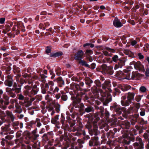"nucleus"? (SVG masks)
I'll return each mask as SVG.
<instances>
[{
    "instance_id": "1",
    "label": "nucleus",
    "mask_w": 149,
    "mask_h": 149,
    "mask_svg": "<svg viewBox=\"0 0 149 149\" xmlns=\"http://www.w3.org/2000/svg\"><path fill=\"white\" fill-rule=\"evenodd\" d=\"M110 85V82L109 81H105L102 85V88L103 90L100 89L98 91L100 93L101 96L104 97V101L103 104L105 105H107L112 100L111 97L108 95L107 90H109V92H111L112 90L109 88H107V89H106V86L109 87Z\"/></svg>"
},
{
    "instance_id": "2",
    "label": "nucleus",
    "mask_w": 149,
    "mask_h": 149,
    "mask_svg": "<svg viewBox=\"0 0 149 149\" xmlns=\"http://www.w3.org/2000/svg\"><path fill=\"white\" fill-rule=\"evenodd\" d=\"M21 86L18 85L16 82L13 84V87L11 88L7 87L6 88V95L11 97L14 98L16 97L15 93H19L21 91Z\"/></svg>"
},
{
    "instance_id": "3",
    "label": "nucleus",
    "mask_w": 149,
    "mask_h": 149,
    "mask_svg": "<svg viewBox=\"0 0 149 149\" xmlns=\"http://www.w3.org/2000/svg\"><path fill=\"white\" fill-rule=\"evenodd\" d=\"M24 89V93L25 96L31 97L36 94L37 92V91L36 89H32L31 87L28 86H25Z\"/></svg>"
},
{
    "instance_id": "4",
    "label": "nucleus",
    "mask_w": 149,
    "mask_h": 149,
    "mask_svg": "<svg viewBox=\"0 0 149 149\" xmlns=\"http://www.w3.org/2000/svg\"><path fill=\"white\" fill-rule=\"evenodd\" d=\"M136 142L134 143L133 145L135 149H143V144L142 141L141 139L137 137L136 139Z\"/></svg>"
},
{
    "instance_id": "5",
    "label": "nucleus",
    "mask_w": 149,
    "mask_h": 149,
    "mask_svg": "<svg viewBox=\"0 0 149 149\" xmlns=\"http://www.w3.org/2000/svg\"><path fill=\"white\" fill-rule=\"evenodd\" d=\"M84 54V53L82 50H79L74 56V58L76 60H80L83 58Z\"/></svg>"
},
{
    "instance_id": "6",
    "label": "nucleus",
    "mask_w": 149,
    "mask_h": 149,
    "mask_svg": "<svg viewBox=\"0 0 149 149\" xmlns=\"http://www.w3.org/2000/svg\"><path fill=\"white\" fill-rule=\"evenodd\" d=\"M113 108L116 112V113L120 115L122 113V110L120 105L114 104L113 106L111 107V109Z\"/></svg>"
},
{
    "instance_id": "7",
    "label": "nucleus",
    "mask_w": 149,
    "mask_h": 149,
    "mask_svg": "<svg viewBox=\"0 0 149 149\" xmlns=\"http://www.w3.org/2000/svg\"><path fill=\"white\" fill-rule=\"evenodd\" d=\"M113 25L117 28H120L123 26V24L120 20L117 18H115L113 21Z\"/></svg>"
},
{
    "instance_id": "8",
    "label": "nucleus",
    "mask_w": 149,
    "mask_h": 149,
    "mask_svg": "<svg viewBox=\"0 0 149 149\" xmlns=\"http://www.w3.org/2000/svg\"><path fill=\"white\" fill-rule=\"evenodd\" d=\"M135 68L137 70H141L143 68V65L139 61L136 62H134V63Z\"/></svg>"
},
{
    "instance_id": "9",
    "label": "nucleus",
    "mask_w": 149,
    "mask_h": 149,
    "mask_svg": "<svg viewBox=\"0 0 149 149\" xmlns=\"http://www.w3.org/2000/svg\"><path fill=\"white\" fill-rule=\"evenodd\" d=\"M81 101V100L79 98L74 97L73 100V105L75 107H77L78 106H79L78 104Z\"/></svg>"
},
{
    "instance_id": "10",
    "label": "nucleus",
    "mask_w": 149,
    "mask_h": 149,
    "mask_svg": "<svg viewBox=\"0 0 149 149\" xmlns=\"http://www.w3.org/2000/svg\"><path fill=\"white\" fill-rule=\"evenodd\" d=\"M134 93H133L129 92L127 94V98L128 101L131 102V100H134Z\"/></svg>"
},
{
    "instance_id": "11",
    "label": "nucleus",
    "mask_w": 149,
    "mask_h": 149,
    "mask_svg": "<svg viewBox=\"0 0 149 149\" xmlns=\"http://www.w3.org/2000/svg\"><path fill=\"white\" fill-rule=\"evenodd\" d=\"M6 115L8 116V118H10L12 122H13L15 118V116L13 115L12 113L8 111H6Z\"/></svg>"
},
{
    "instance_id": "12",
    "label": "nucleus",
    "mask_w": 149,
    "mask_h": 149,
    "mask_svg": "<svg viewBox=\"0 0 149 149\" xmlns=\"http://www.w3.org/2000/svg\"><path fill=\"white\" fill-rule=\"evenodd\" d=\"M13 80L6 79L4 82L5 85L9 87H11L13 85Z\"/></svg>"
},
{
    "instance_id": "13",
    "label": "nucleus",
    "mask_w": 149,
    "mask_h": 149,
    "mask_svg": "<svg viewBox=\"0 0 149 149\" xmlns=\"http://www.w3.org/2000/svg\"><path fill=\"white\" fill-rule=\"evenodd\" d=\"M111 68V67H108L106 65H104L102 66V69L103 71H104V73H108L109 72Z\"/></svg>"
},
{
    "instance_id": "14",
    "label": "nucleus",
    "mask_w": 149,
    "mask_h": 149,
    "mask_svg": "<svg viewBox=\"0 0 149 149\" xmlns=\"http://www.w3.org/2000/svg\"><path fill=\"white\" fill-rule=\"evenodd\" d=\"M59 91V88L58 87L56 86L54 89L53 88L52 91H47V93L49 94L52 95V94H54L55 93L58 92Z\"/></svg>"
},
{
    "instance_id": "15",
    "label": "nucleus",
    "mask_w": 149,
    "mask_h": 149,
    "mask_svg": "<svg viewBox=\"0 0 149 149\" xmlns=\"http://www.w3.org/2000/svg\"><path fill=\"white\" fill-rule=\"evenodd\" d=\"M15 107L16 108V109L15 110V112L20 113L22 112V111L18 102L15 104Z\"/></svg>"
},
{
    "instance_id": "16",
    "label": "nucleus",
    "mask_w": 149,
    "mask_h": 149,
    "mask_svg": "<svg viewBox=\"0 0 149 149\" xmlns=\"http://www.w3.org/2000/svg\"><path fill=\"white\" fill-rule=\"evenodd\" d=\"M62 54V52H57L54 53H52L51 54L50 56L51 57H56L60 56Z\"/></svg>"
},
{
    "instance_id": "17",
    "label": "nucleus",
    "mask_w": 149,
    "mask_h": 149,
    "mask_svg": "<svg viewBox=\"0 0 149 149\" xmlns=\"http://www.w3.org/2000/svg\"><path fill=\"white\" fill-rule=\"evenodd\" d=\"M123 137L125 139L127 138V139H124L123 141V142L125 144H129L131 141L130 139H128V135H124L123 136Z\"/></svg>"
},
{
    "instance_id": "18",
    "label": "nucleus",
    "mask_w": 149,
    "mask_h": 149,
    "mask_svg": "<svg viewBox=\"0 0 149 149\" xmlns=\"http://www.w3.org/2000/svg\"><path fill=\"white\" fill-rule=\"evenodd\" d=\"M37 129H36V130L32 131V138L34 140L36 139L39 136V135L36 134L37 132Z\"/></svg>"
},
{
    "instance_id": "19",
    "label": "nucleus",
    "mask_w": 149,
    "mask_h": 149,
    "mask_svg": "<svg viewBox=\"0 0 149 149\" xmlns=\"http://www.w3.org/2000/svg\"><path fill=\"white\" fill-rule=\"evenodd\" d=\"M59 116V115H57L54 118H52L51 120L52 123L54 124L58 123L59 122L58 120Z\"/></svg>"
},
{
    "instance_id": "20",
    "label": "nucleus",
    "mask_w": 149,
    "mask_h": 149,
    "mask_svg": "<svg viewBox=\"0 0 149 149\" xmlns=\"http://www.w3.org/2000/svg\"><path fill=\"white\" fill-rule=\"evenodd\" d=\"M121 103L122 106H127L130 105V103H131V102L128 101V100H127L126 101L122 100L121 101Z\"/></svg>"
},
{
    "instance_id": "21",
    "label": "nucleus",
    "mask_w": 149,
    "mask_h": 149,
    "mask_svg": "<svg viewBox=\"0 0 149 149\" xmlns=\"http://www.w3.org/2000/svg\"><path fill=\"white\" fill-rule=\"evenodd\" d=\"M94 111V109L93 107L91 106H88L85 109V112L87 113H89L91 112H93Z\"/></svg>"
},
{
    "instance_id": "22",
    "label": "nucleus",
    "mask_w": 149,
    "mask_h": 149,
    "mask_svg": "<svg viewBox=\"0 0 149 149\" xmlns=\"http://www.w3.org/2000/svg\"><path fill=\"white\" fill-rule=\"evenodd\" d=\"M126 60L124 58L119 59L118 62V64L120 66H124L125 65V63Z\"/></svg>"
},
{
    "instance_id": "23",
    "label": "nucleus",
    "mask_w": 149,
    "mask_h": 149,
    "mask_svg": "<svg viewBox=\"0 0 149 149\" xmlns=\"http://www.w3.org/2000/svg\"><path fill=\"white\" fill-rule=\"evenodd\" d=\"M122 125L123 126H125L126 129H128L130 126V123L127 120H125L123 122Z\"/></svg>"
},
{
    "instance_id": "24",
    "label": "nucleus",
    "mask_w": 149,
    "mask_h": 149,
    "mask_svg": "<svg viewBox=\"0 0 149 149\" xmlns=\"http://www.w3.org/2000/svg\"><path fill=\"white\" fill-rule=\"evenodd\" d=\"M85 80L86 84L89 86H90V84L93 82L92 80L88 78H86L85 79Z\"/></svg>"
},
{
    "instance_id": "25",
    "label": "nucleus",
    "mask_w": 149,
    "mask_h": 149,
    "mask_svg": "<svg viewBox=\"0 0 149 149\" xmlns=\"http://www.w3.org/2000/svg\"><path fill=\"white\" fill-rule=\"evenodd\" d=\"M79 63L80 64L84 66L87 67H89V65L86 62L83 60H81L79 61Z\"/></svg>"
},
{
    "instance_id": "26",
    "label": "nucleus",
    "mask_w": 149,
    "mask_h": 149,
    "mask_svg": "<svg viewBox=\"0 0 149 149\" xmlns=\"http://www.w3.org/2000/svg\"><path fill=\"white\" fill-rule=\"evenodd\" d=\"M49 85V86H50L49 88V91H52L53 90V86L54 85V83L52 81H50L48 82L47 83Z\"/></svg>"
},
{
    "instance_id": "27",
    "label": "nucleus",
    "mask_w": 149,
    "mask_h": 149,
    "mask_svg": "<svg viewBox=\"0 0 149 149\" xmlns=\"http://www.w3.org/2000/svg\"><path fill=\"white\" fill-rule=\"evenodd\" d=\"M131 88L130 86L128 85H125L123 86L122 89L124 91H126Z\"/></svg>"
},
{
    "instance_id": "28",
    "label": "nucleus",
    "mask_w": 149,
    "mask_h": 149,
    "mask_svg": "<svg viewBox=\"0 0 149 149\" xmlns=\"http://www.w3.org/2000/svg\"><path fill=\"white\" fill-rule=\"evenodd\" d=\"M36 123V126L38 127H40L41 126L42 124L40 122V119L37 118L35 121V124Z\"/></svg>"
},
{
    "instance_id": "29",
    "label": "nucleus",
    "mask_w": 149,
    "mask_h": 149,
    "mask_svg": "<svg viewBox=\"0 0 149 149\" xmlns=\"http://www.w3.org/2000/svg\"><path fill=\"white\" fill-rule=\"evenodd\" d=\"M119 59L118 56L116 55H114L112 58V61L114 62H117L119 61Z\"/></svg>"
},
{
    "instance_id": "30",
    "label": "nucleus",
    "mask_w": 149,
    "mask_h": 149,
    "mask_svg": "<svg viewBox=\"0 0 149 149\" xmlns=\"http://www.w3.org/2000/svg\"><path fill=\"white\" fill-rule=\"evenodd\" d=\"M86 127L89 130H91L92 127V124L89 122H88L86 125Z\"/></svg>"
},
{
    "instance_id": "31",
    "label": "nucleus",
    "mask_w": 149,
    "mask_h": 149,
    "mask_svg": "<svg viewBox=\"0 0 149 149\" xmlns=\"http://www.w3.org/2000/svg\"><path fill=\"white\" fill-rule=\"evenodd\" d=\"M60 81L61 82V84H62V85H64V81L62 79L61 77H59L57 79V82L58 83H59Z\"/></svg>"
},
{
    "instance_id": "32",
    "label": "nucleus",
    "mask_w": 149,
    "mask_h": 149,
    "mask_svg": "<svg viewBox=\"0 0 149 149\" xmlns=\"http://www.w3.org/2000/svg\"><path fill=\"white\" fill-rule=\"evenodd\" d=\"M139 75L140 74L137 73H133L132 74L133 78H134L135 79H137L138 78V76H139Z\"/></svg>"
},
{
    "instance_id": "33",
    "label": "nucleus",
    "mask_w": 149,
    "mask_h": 149,
    "mask_svg": "<svg viewBox=\"0 0 149 149\" xmlns=\"http://www.w3.org/2000/svg\"><path fill=\"white\" fill-rule=\"evenodd\" d=\"M95 145V142L93 140L91 139L90 141L89 142V145L90 146H94Z\"/></svg>"
},
{
    "instance_id": "34",
    "label": "nucleus",
    "mask_w": 149,
    "mask_h": 149,
    "mask_svg": "<svg viewBox=\"0 0 149 149\" xmlns=\"http://www.w3.org/2000/svg\"><path fill=\"white\" fill-rule=\"evenodd\" d=\"M35 121H31L29 123L28 126L33 128L35 125Z\"/></svg>"
},
{
    "instance_id": "35",
    "label": "nucleus",
    "mask_w": 149,
    "mask_h": 149,
    "mask_svg": "<svg viewBox=\"0 0 149 149\" xmlns=\"http://www.w3.org/2000/svg\"><path fill=\"white\" fill-rule=\"evenodd\" d=\"M95 83L97 86L100 87L101 86V83L99 80H96L95 81Z\"/></svg>"
},
{
    "instance_id": "36",
    "label": "nucleus",
    "mask_w": 149,
    "mask_h": 149,
    "mask_svg": "<svg viewBox=\"0 0 149 149\" xmlns=\"http://www.w3.org/2000/svg\"><path fill=\"white\" fill-rule=\"evenodd\" d=\"M61 98L63 101H65L67 100L68 97L66 95L64 94L62 95L61 97Z\"/></svg>"
},
{
    "instance_id": "37",
    "label": "nucleus",
    "mask_w": 149,
    "mask_h": 149,
    "mask_svg": "<svg viewBox=\"0 0 149 149\" xmlns=\"http://www.w3.org/2000/svg\"><path fill=\"white\" fill-rule=\"evenodd\" d=\"M41 86L42 87H45V88L46 89H47L49 88V85L47 83H46L45 85H44L43 84H41Z\"/></svg>"
},
{
    "instance_id": "38",
    "label": "nucleus",
    "mask_w": 149,
    "mask_h": 149,
    "mask_svg": "<svg viewBox=\"0 0 149 149\" xmlns=\"http://www.w3.org/2000/svg\"><path fill=\"white\" fill-rule=\"evenodd\" d=\"M41 87L42 89V93L43 94H45L46 93L47 89L45 88V87H42L41 86Z\"/></svg>"
},
{
    "instance_id": "39",
    "label": "nucleus",
    "mask_w": 149,
    "mask_h": 149,
    "mask_svg": "<svg viewBox=\"0 0 149 149\" xmlns=\"http://www.w3.org/2000/svg\"><path fill=\"white\" fill-rule=\"evenodd\" d=\"M140 90L141 92H144L146 91V89L144 86H141L140 88Z\"/></svg>"
},
{
    "instance_id": "40",
    "label": "nucleus",
    "mask_w": 149,
    "mask_h": 149,
    "mask_svg": "<svg viewBox=\"0 0 149 149\" xmlns=\"http://www.w3.org/2000/svg\"><path fill=\"white\" fill-rule=\"evenodd\" d=\"M125 54L129 55H130L132 56L133 55V53L131 51L129 50L125 51Z\"/></svg>"
},
{
    "instance_id": "41",
    "label": "nucleus",
    "mask_w": 149,
    "mask_h": 149,
    "mask_svg": "<svg viewBox=\"0 0 149 149\" xmlns=\"http://www.w3.org/2000/svg\"><path fill=\"white\" fill-rule=\"evenodd\" d=\"M18 99L19 100H23L24 99V97L22 94H20L18 95Z\"/></svg>"
},
{
    "instance_id": "42",
    "label": "nucleus",
    "mask_w": 149,
    "mask_h": 149,
    "mask_svg": "<svg viewBox=\"0 0 149 149\" xmlns=\"http://www.w3.org/2000/svg\"><path fill=\"white\" fill-rule=\"evenodd\" d=\"M56 73L57 75L59 76L61 74V71L60 69L58 68L57 70H56Z\"/></svg>"
},
{
    "instance_id": "43",
    "label": "nucleus",
    "mask_w": 149,
    "mask_h": 149,
    "mask_svg": "<svg viewBox=\"0 0 149 149\" xmlns=\"http://www.w3.org/2000/svg\"><path fill=\"white\" fill-rule=\"evenodd\" d=\"M60 106L59 104H57L56 106V109L57 112H58L60 110Z\"/></svg>"
},
{
    "instance_id": "44",
    "label": "nucleus",
    "mask_w": 149,
    "mask_h": 149,
    "mask_svg": "<svg viewBox=\"0 0 149 149\" xmlns=\"http://www.w3.org/2000/svg\"><path fill=\"white\" fill-rule=\"evenodd\" d=\"M145 75L146 76L149 77V68H147L146 69V70L145 72Z\"/></svg>"
},
{
    "instance_id": "45",
    "label": "nucleus",
    "mask_w": 149,
    "mask_h": 149,
    "mask_svg": "<svg viewBox=\"0 0 149 149\" xmlns=\"http://www.w3.org/2000/svg\"><path fill=\"white\" fill-rule=\"evenodd\" d=\"M141 99V97L140 95L136 96V97L135 99L136 101L139 102Z\"/></svg>"
},
{
    "instance_id": "46",
    "label": "nucleus",
    "mask_w": 149,
    "mask_h": 149,
    "mask_svg": "<svg viewBox=\"0 0 149 149\" xmlns=\"http://www.w3.org/2000/svg\"><path fill=\"white\" fill-rule=\"evenodd\" d=\"M5 20V19L4 18H0V23L3 24L4 23Z\"/></svg>"
},
{
    "instance_id": "47",
    "label": "nucleus",
    "mask_w": 149,
    "mask_h": 149,
    "mask_svg": "<svg viewBox=\"0 0 149 149\" xmlns=\"http://www.w3.org/2000/svg\"><path fill=\"white\" fill-rule=\"evenodd\" d=\"M138 56L140 59H142L144 58V56L141 53H139Z\"/></svg>"
},
{
    "instance_id": "48",
    "label": "nucleus",
    "mask_w": 149,
    "mask_h": 149,
    "mask_svg": "<svg viewBox=\"0 0 149 149\" xmlns=\"http://www.w3.org/2000/svg\"><path fill=\"white\" fill-rule=\"evenodd\" d=\"M3 98L6 101L8 100L10 98V97L7 95H3Z\"/></svg>"
},
{
    "instance_id": "49",
    "label": "nucleus",
    "mask_w": 149,
    "mask_h": 149,
    "mask_svg": "<svg viewBox=\"0 0 149 149\" xmlns=\"http://www.w3.org/2000/svg\"><path fill=\"white\" fill-rule=\"evenodd\" d=\"M51 51V49H50V48L48 47H47V49L46 50V53H47V54L50 53Z\"/></svg>"
},
{
    "instance_id": "50",
    "label": "nucleus",
    "mask_w": 149,
    "mask_h": 149,
    "mask_svg": "<svg viewBox=\"0 0 149 149\" xmlns=\"http://www.w3.org/2000/svg\"><path fill=\"white\" fill-rule=\"evenodd\" d=\"M10 102L12 104H13L14 103H15L16 104L17 103V100L15 99H11L10 100Z\"/></svg>"
},
{
    "instance_id": "51",
    "label": "nucleus",
    "mask_w": 149,
    "mask_h": 149,
    "mask_svg": "<svg viewBox=\"0 0 149 149\" xmlns=\"http://www.w3.org/2000/svg\"><path fill=\"white\" fill-rule=\"evenodd\" d=\"M86 53L88 54H90L93 53V51L91 50L87 49L86 51Z\"/></svg>"
},
{
    "instance_id": "52",
    "label": "nucleus",
    "mask_w": 149,
    "mask_h": 149,
    "mask_svg": "<svg viewBox=\"0 0 149 149\" xmlns=\"http://www.w3.org/2000/svg\"><path fill=\"white\" fill-rule=\"evenodd\" d=\"M45 98L46 100H47L48 101H49L50 99L49 95L48 94H47L45 96Z\"/></svg>"
},
{
    "instance_id": "53",
    "label": "nucleus",
    "mask_w": 149,
    "mask_h": 149,
    "mask_svg": "<svg viewBox=\"0 0 149 149\" xmlns=\"http://www.w3.org/2000/svg\"><path fill=\"white\" fill-rule=\"evenodd\" d=\"M60 96L61 94L60 93H58L57 94H56L55 95V97L57 100L59 99L60 97Z\"/></svg>"
},
{
    "instance_id": "54",
    "label": "nucleus",
    "mask_w": 149,
    "mask_h": 149,
    "mask_svg": "<svg viewBox=\"0 0 149 149\" xmlns=\"http://www.w3.org/2000/svg\"><path fill=\"white\" fill-rule=\"evenodd\" d=\"M106 50L108 51L112 52H114V50L113 49H111L109 48H106Z\"/></svg>"
},
{
    "instance_id": "55",
    "label": "nucleus",
    "mask_w": 149,
    "mask_h": 149,
    "mask_svg": "<svg viewBox=\"0 0 149 149\" xmlns=\"http://www.w3.org/2000/svg\"><path fill=\"white\" fill-rule=\"evenodd\" d=\"M137 43V42L135 40H133L131 42V44L132 45L134 46Z\"/></svg>"
},
{
    "instance_id": "56",
    "label": "nucleus",
    "mask_w": 149,
    "mask_h": 149,
    "mask_svg": "<svg viewBox=\"0 0 149 149\" xmlns=\"http://www.w3.org/2000/svg\"><path fill=\"white\" fill-rule=\"evenodd\" d=\"M84 107V105L83 103H80L79 104V106H78L77 107L79 108L80 107L81 109H83Z\"/></svg>"
},
{
    "instance_id": "57",
    "label": "nucleus",
    "mask_w": 149,
    "mask_h": 149,
    "mask_svg": "<svg viewBox=\"0 0 149 149\" xmlns=\"http://www.w3.org/2000/svg\"><path fill=\"white\" fill-rule=\"evenodd\" d=\"M8 80H13L12 79V77L10 75H8L7 76V79Z\"/></svg>"
},
{
    "instance_id": "58",
    "label": "nucleus",
    "mask_w": 149,
    "mask_h": 149,
    "mask_svg": "<svg viewBox=\"0 0 149 149\" xmlns=\"http://www.w3.org/2000/svg\"><path fill=\"white\" fill-rule=\"evenodd\" d=\"M13 25V23L12 22H11L10 23H8V24L6 25V27H10L12 26Z\"/></svg>"
},
{
    "instance_id": "59",
    "label": "nucleus",
    "mask_w": 149,
    "mask_h": 149,
    "mask_svg": "<svg viewBox=\"0 0 149 149\" xmlns=\"http://www.w3.org/2000/svg\"><path fill=\"white\" fill-rule=\"evenodd\" d=\"M103 53L106 56H107L109 55V53L107 51H104L103 52Z\"/></svg>"
},
{
    "instance_id": "60",
    "label": "nucleus",
    "mask_w": 149,
    "mask_h": 149,
    "mask_svg": "<svg viewBox=\"0 0 149 149\" xmlns=\"http://www.w3.org/2000/svg\"><path fill=\"white\" fill-rule=\"evenodd\" d=\"M140 115L141 116H143L145 115V112L144 111H141L140 112Z\"/></svg>"
},
{
    "instance_id": "61",
    "label": "nucleus",
    "mask_w": 149,
    "mask_h": 149,
    "mask_svg": "<svg viewBox=\"0 0 149 149\" xmlns=\"http://www.w3.org/2000/svg\"><path fill=\"white\" fill-rule=\"evenodd\" d=\"M82 96V97H85L86 100H87L88 99V97L85 93H84V94H83Z\"/></svg>"
},
{
    "instance_id": "62",
    "label": "nucleus",
    "mask_w": 149,
    "mask_h": 149,
    "mask_svg": "<svg viewBox=\"0 0 149 149\" xmlns=\"http://www.w3.org/2000/svg\"><path fill=\"white\" fill-rule=\"evenodd\" d=\"M127 97V94H126L125 95L123 96L122 97V100H125L126 99Z\"/></svg>"
},
{
    "instance_id": "63",
    "label": "nucleus",
    "mask_w": 149,
    "mask_h": 149,
    "mask_svg": "<svg viewBox=\"0 0 149 149\" xmlns=\"http://www.w3.org/2000/svg\"><path fill=\"white\" fill-rule=\"evenodd\" d=\"M140 107V104L139 103H137L135 105V107L138 109H139Z\"/></svg>"
},
{
    "instance_id": "64",
    "label": "nucleus",
    "mask_w": 149,
    "mask_h": 149,
    "mask_svg": "<svg viewBox=\"0 0 149 149\" xmlns=\"http://www.w3.org/2000/svg\"><path fill=\"white\" fill-rule=\"evenodd\" d=\"M44 130H45L44 128H42V129H41V131H40L39 133L40 134L43 133L44 132Z\"/></svg>"
}]
</instances>
